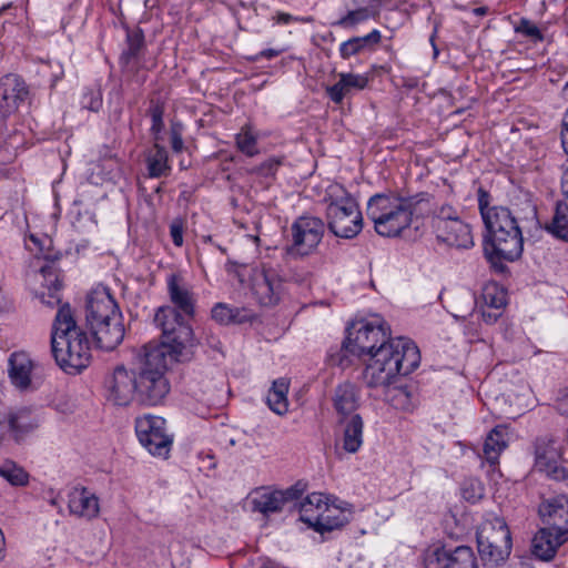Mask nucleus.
I'll list each match as a JSON object with an SVG mask.
<instances>
[{
	"label": "nucleus",
	"mask_w": 568,
	"mask_h": 568,
	"mask_svg": "<svg viewBox=\"0 0 568 568\" xmlns=\"http://www.w3.org/2000/svg\"><path fill=\"white\" fill-rule=\"evenodd\" d=\"M292 21H300L298 18L296 17H293L292 14L290 13H285V12H280L277 16H276V22L277 23H281V24H287Z\"/></svg>",
	"instance_id": "obj_57"
},
{
	"label": "nucleus",
	"mask_w": 568,
	"mask_h": 568,
	"mask_svg": "<svg viewBox=\"0 0 568 568\" xmlns=\"http://www.w3.org/2000/svg\"><path fill=\"white\" fill-rule=\"evenodd\" d=\"M459 219L460 216L457 209L449 204H444L434 213L433 227L437 229L444 224H447L448 222H455V220Z\"/></svg>",
	"instance_id": "obj_46"
},
{
	"label": "nucleus",
	"mask_w": 568,
	"mask_h": 568,
	"mask_svg": "<svg viewBox=\"0 0 568 568\" xmlns=\"http://www.w3.org/2000/svg\"><path fill=\"white\" fill-rule=\"evenodd\" d=\"M82 106L93 112H98L102 106V94L100 91H89L83 94Z\"/></svg>",
	"instance_id": "obj_49"
},
{
	"label": "nucleus",
	"mask_w": 568,
	"mask_h": 568,
	"mask_svg": "<svg viewBox=\"0 0 568 568\" xmlns=\"http://www.w3.org/2000/svg\"><path fill=\"white\" fill-rule=\"evenodd\" d=\"M89 329L98 348L106 352L113 351L123 342L125 335L123 315H115L109 321L90 326Z\"/></svg>",
	"instance_id": "obj_19"
},
{
	"label": "nucleus",
	"mask_w": 568,
	"mask_h": 568,
	"mask_svg": "<svg viewBox=\"0 0 568 568\" xmlns=\"http://www.w3.org/2000/svg\"><path fill=\"white\" fill-rule=\"evenodd\" d=\"M183 222L179 219L170 224V235L175 246H182L183 244Z\"/></svg>",
	"instance_id": "obj_51"
},
{
	"label": "nucleus",
	"mask_w": 568,
	"mask_h": 568,
	"mask_svg": "<svg viewBox=\"0 0 568 568\" xmlns=\"http://www.w3.org/2000/svg\"><path fill=\"white\" fill-rule=\"evenodd\" d=\"M184 125L180 121H172L170 125V144L174 153L179 154L184 149L183 142Z\"/></svg>",
	"instance_id": "obj_48"
},
{
	"label": "nucleus",
	"mask_w": 568,
	"mask_h": 568,
	"mask_svg": "<svg viewBox=\"0 0 568 568\" xmlns=\"http://www.w3.org/2000/svg\"><path fill=\"white\" fill-rule=\"evenodd\" d=\"M436 33H437V30L435 29V30H434V32H433V34H432V36H430V38H429V41H430V43H432V45H433V49H434V53H435V55H437V54H438V49H437V47H436V44H435Z\"/></svg>",
	"instance_id": "obj_58"
},
{
	"label": "nucleus",
	"mask_w": 568,
	"mask_h": 568,
	"mask_svg": "<svg viewBox=\"0 0 568 568\" xmlns=\"http://www.w3.org/2000/svg\"><path fill=\"white\" fill-rule=\"evenodd\" d=\"M352 516L351 509L327 505L315 516H305L303 523L324 536L335 530H342L351 521Z\"/></svg>",
	"instance_id": "obj_17"
},
{
	"label": "nucleus",
	"mask_w": 568,
	"mask_h": 568,
	"mask_svg": "<svg viewBox=\"0 0 568 568\" xmlns=\"http://www.w3.org/2000/svg\"><path fill=\"white\" fill-rule=\"evenodd\" d=\"M368 78L365 74L339 73L338 81L326 89L329 99L339 104L344 98L354 91H361L366 88Z\"/></svg>",
	"instance_id": "obj_25"
},
{
	"label": "nucleus",
	"mask_w": 568,
	"mask_h": 568,
	"mask_svg": "<svg viewBox=\"0 0 568 568\" xmlns=\"http://www.w3.org/2000/svg\"><path fill=\"white\" fill-rule=\"evenodd\" d=\"M290 382L286 378H277L273 382L266 395V404L275 414L283 416L288 412V393Z\"/></svg>",
	"instance_id": "obj_32"
},
{
	"label": "nucleus",
	"mask_w": 568,
	"mask_h": 568,
	"mask_svg": "<svg viewBox=\"0 0 568 568\" xmlns=\"http://www.w3.org/2000/svg\"><path fill=\"white\" fill-rule=\"evenodd\" d=\"M332 403L338 418L356 415L361 405V390L352 382H343L334 388Z\"/></svg>",
	"instance_id": "obj_23"
},
{
	"label": "nucleus",
	"mask_w": 568,
	"mask_h": 568,
	"mask_svg": "<svg viewBox=\"0 0 568 568\" xmlns=\"http://www.w3.org/2000/svg\"><path fill=\"white\" fill-rule=\"evenodd\" d=\"M438 242L456 248H470L474 245L470 225L462 219L434 229Z\"/></svg>",
	"instance_id": "obj_22"
},
{
	"label": "nucleus",
	"mask_w": 568,
	"mask_h": 568,
	"mask_svg": "<svg viewBox=\"0 0 568 568\" xmlns=\"http://www.w3.org/2000/svg\"><path fill=\"white\" fill-rule=\"evenodd\" d=\"M509 211L513 217H515L516 224L521 226V231H529L531 229L539 230L542 227L538 219L537 207L529 199H526L521 203L511 204Z\"/></svg>",
	"instance_id": "obj_31"
},
{
	"label": "nucleus",
	"mask_w": 568,
	"mask_h": 568,
	"mask_svg": "<svg viewBox=\"0 0 568 568\" xmlns=\"http://www.w3.org/2000/svg\"><path fill=\"white\" fill-rule=\"evenodd\" d=\"M294 507H298L300 519L303 521L305 516H313L311 513L315 509L317 514L322 511V507L327 506L324 501V495L321 493H312L307 495L302 501L296 500Z\"/></svg>",
	"instance_id": "obj_41"
},
{
	"label": "nucleus",
	"mask_w": 568,
	"mask_h": 568,
	"mask_svg": "<svg viewBox=\"0 0 568 568\" xmlns=\"http://www.w3.org/2000/svg\"><path fill=\"white\" fill-rule=\"evenodd\" d=\"M145 51V38L141 28L126 29L125 49L119 58L123 72L136 73Z\"/></svg>",
	"instance_id": "obj_20"
},
{
	"label": "nucleus",
	"mask_w": 568,
	"mask_h": 568,
	"mask_svg": "<svg viewBox=\"0 0 568 568\" xmlns=\"http://www.w3.org/2000/svg\"><path fill=\"white\" fill-rule=\"evenodd\" d=\"M6 87L3 89L4 100H10L16 103V108H18L19 103L24 101L29 94L28 88L23 80L19 77L7 75L4 78Z\"/></svg>",
	"instance_id": "obj_37"
},
{
	"label": "nucleus",
	"mask_w": 568,
	"mask_h": 568,
	"mask_svg": "<svg viewBox=\"0 0 568 568\" xmlns=\"http://www.w3.org/2000/svg\"><path fill=\"white\" fill-rule=\"evenodd\" d=\"M484 256L497 273H505L506 263L518 261L524 252L521 226L510 227L507 232H491L484 235Z\"/></svg>",
	"instance_id": "obj_8"
},
{
	"label": "nucleus",
	"mask_w": 568,
	"mask_h": 568,
	"mask_svg": "<svg viewBox=\"0 0 568 568\" xmlns=\"http://www.w3.org/2000/svg\"><path fill=\"white\" fill-rule=\"evenodd\" d=\"M483 298L486 307L494 308L496 311H500L505 304V294L503 292H498L497 286H487L484 290Z\"/></svg>",
	"instance_id": "obj_47"
},
{
	"label": "nucleus",
	"mask_w": 568,
	"mask_h": 568,
	"mask_svg": "<svg viewBox=\"0 0 568 568\" xmlns=\"http://www.w3.org/2000/svg\"><path fill=\"white\" fill-rule=\"evenodd\" d=\"M165 112V102L161 99H151L148 108V115L151 118V128L150 132L153 135L154 140H160V134L164 129V116Z\"/></svg>",
	"instance_id": "obj_39"
},
{
	"label": "nucleus",
	"mask_w": 568,
	"mask_h": 568,
	"mask_svg": "<svg viewBox=\"0 0 568 568\" xmlns=\"http://www.w3.org/2000/svg\"><path fill=\"white\" fill-rule=\"evenodd\" d=\"M41 275L43 277V287L47 291L41 292L38 297L41 302L49 307H54L61 304V295L60 291L62 288V282L59 277L58 270L53 264H45L40 268Z\"/></svg>",
	"instance_id": "obj_28"
},
{
	"label": "nucleus",
	"mask_w": 568,
	"mask_h": 568,
	"mask_svg": "<svg viewBox=\"0 0 568 568\" xmlns=\"http://www.w3.org/2000/svg\"><path fill=\"white\" fill-rule=\"evenodd\" d=\"M341 367L349 365L347 354L362 357L369 355V362L362 373L363 383L369 388L386 387L398 376H407L420 364L417 345L407 337H390V328L381 317L359 321L347 327L342 344Z\"/></svg>",
	"instance_id": "obj_1"
},
{
	"label": "nucleus",
	"mask_w": 568,
	"mask_h": 568,
	"mask_svg": "<svg viewBox=\"0 0 568 568\" xmlns=\"http://www.w3.org/2000/svg\"><path fill=\"white\" fill-rule=\"evenodd\" d=\"M561 133H560V136H561V145H562V149L565 151V153L568 155V109H567V112L562 119V124H561Z\"/></svg>",
	"instance_id": "obj_52"
},
{
	"label": "nucleus",
	"mask_w": 568,
	"mask_h": 568,
	"mask_svg": "<svg viewBox=\"0 0 568 568\" xmlns=\"http://www.w3.org/2000/svg\"><path fill=\"white\" fill-rule=\"evenodd\" d=\"M204 339H205V344L207 346H210L212 349L217 351V352L222 351V342L220 341V338L216 335L206 332Z\"/></svg>",
	"instance_id": "obj_53"
},
{
	"label": "nucleus",
	"mask_w": 568,
	"mask_h": 568,
	"mask_svg": "<svg viewBox=\"0 0 568 568\" xmlns=\"http://www.w3.org/2000/svg\"><path fill=\"white\" fill-rule=\"evenodd\" d=\"M0 476L14 486H24L29 481V474L13 463L2 465Z\"/></svg>",
	"instance_id": "obj_43"
},
{
	"label": "nucleus",
	"mask_w": 568,
	"mask_h": 568,
	"mask_svg": "<svg viewBox=\"0 0 568 568\" xmlns=\"http://www.w3.org/2000/svg\"><path fill=\"white\" fill-rule=\"evenodd\" d=\"M36 362L23 351L13 352L8 359V376L11 384L19 390L37 388Z\"/></svg>",
	"instance_id": "obj_16"
},
{
	"label": "nucleus",
	"mask_w": 568,
	"mask_h": 568,
	"mask_svg": "<svg viewBox=\"0 0 568 568\" xmlns=\"http://www.w3.org/2000/svg\"><path fill=\"white\" fill-rule=\"evenodd\" d=\"M488 9L486 7H478L474 9V13L476 16H485L487 13Z\"/></svg>",
	"instance_id": "obj_59"
},
{
	"label": "nucleus",
	"mask_w": 568,
	"mask_h": 568,
	"mask_svg": "<svg viewBox=\"0 0 568 568\" xmlns=\"http://www.w3.org/2000/svg\"><path fill=\"white\" fill-rule=\"evenodd\" d=\"M30 239L34 244H39V240L36 236L31 235Z\"/></svg>",
	"instance_id": "obj_62"
},
{
	"label": "nucleus",
	"mask_w": 568,
	"mask_h": 568,
	"mask_svg": "<svg viewBox=\"0 0 568 568\" xmlns=\"http://www.w3.org/2000/svg\"><path fill=\"white\" fill-rule=\"evenodd\" d=\"M545 230L568 242V200L557 202L551 222L545 225Z\"/></svg>",
	"instance_id": "obj_35"
},
{
	"label": "nucleus",
	"mask_w": 568,
	"mask_h": 568,
	"mask_svg": "<svg viewBox=\"0 0 568 568\" xmlns=\"http://www.w3.org/2000/svg\"><path fill=\"white\" fill-rule=\"evenodd\" d=\"M343 430V449L349 454L357 453L363 445L364 422L359 414L337 419Z\"/></svg>",
	"instance_id": "obj_26"
},
{
	"label": "nucleus",
	"mask_w": 568,
	"mask_h": 568,
	"mask_svg": "<svg viewBox=\"0 0 568 568\" xmlns=\"http://www.w3.org/2000/svg\"><path fill=\"white\" fill-rule=\"evenodd\" d=\"M491 195L483 187L478 189V209L486 233L507 232L510 227H519L508 206L491 205Z\"/></svg>",
	"instance_id": "obj_14"
},
{
	"label": "nucleus",
	"mask_w": 568,
	"mask_h": 568,
	"mask_svg": "<svg viewBox=\"0 0 568 568\" xmlns=\"http://www.w3.org/2000/svg\"><path fill=\"white\" fill-rule=\"evenodd\" d=\"M323 202L326 204L327 229L341 239L356 237L363 229V216L355 197L339 183L327 186Z\"/></svg>",
	"instance_id": "obj_6"
},
{
	"label": "nucleus",
	"mask_w": 568,
	"mask_h": 568,
	"mask_svg": "<svg viewBox=\"0 0 568 568\" xmlns=\"http://www.w3.org/2000/svg\"><path fill=\"white\" fill-rule=\"evenodd\" d=\"M479 497H480V495H478V496H475V495H468V490H467V489H465V490H464V498H465V499H467V500H473V501H475V500H476L477 498H479Z\"/></svg>",
	"instance_id": "obj_60"
},
{
	"label": "nucleus",
	"mask_w": 568,
	"mask_h": 568,
	"mask_svg": "<svg viewBox=\"0 0 568 568\" xmlns=\"http://www.w3.org/2000/svg\"><path fill=\"white\" fill-rule=\"evenodd\" d=\"M51 353L67 373H79L90 364V341L77 324L69 303L60 305L52 323Z\"/></svg>",
	"instance_id": "obj_4"
},
{
	"label": "nucleus",
	"mask_w": 568,
	"mask_h": 568,
	"mask_svg": "<svg viewBox=\"0 0 568 568\" xmlns=\"http://www.w3.org/2000/svg\"><path fill=\"white\" fill-rule=\"evenodd\" d=\"M425 568H478V561L470 546L443 545L426 556Z\"/></svg>",
	"instance_id": "obj_13"
},
{
	"label": "nucleus",
	"mask_w": 568,
	"mask_h": 568,
	"mask_svg": "<svg viewBox=\"0 0 568 568\" xmlns=\"http://www.w3.org/2000/svg\"><path fill=\"white\" fill-rule=\"evenodd\" d=\"M183 351L163 339L160 344L143 345L129 366L116 365L105 377L109 400L118 406L131 403L144 407L161 405L171 389L166 377L169 365L179 361Z\"/></svg>",
	"instance_id": "obj_2"
},
{
	"label": "nucleus",
	"mask_w": 568,
	"mask_h": 568,
	"mask_svg": "<svg viewBox=\"0 0 568 568\" xmlns=\"http://www.w3.org/2000/svg\"><path fill=\"white\" fill-rule=\"evenodd\" d=\"M538 471L544 473L548 478L561 481L568 478V469L560 464L556 457L546 460L536 467Z\"/></svg>",
	"instance_id": "obj_44"
},
{
	"label": "nucleus",
	"mask_w": 568,
	"mask_h": 568,
	"mask_svg": "<svg viewBox=\"0 0 568 568\" xmlns=\"http://www.w3.org/2000/svg\"><path fill=\"white\" fill-rule=\"evenodd\" d=\"M16 103L10 100H4V94L0 95V132L3 130L6 125V120L8 116L16 111Z\"/></svg>",
	"instance_id": "obj_50"
},
{
	"label": "nucleus",
	"mask_w": 568,
	"mask_h": 568,
	"mask_svg": "<svg viewBox=\"0 0 568 568\" xmlns=\"http://www.w3.org/2000/svg\"><path fill=\"white\" fill-rule=\"evenodd\" d=\"M235 144L237 150L248 158H253L260 153L257 136L253 134L250 124H245L235 135Z\"/></svg>",
	"instance_id": "obj_38"
},
{
	"label": "nucleus",
	"mask_w": 568,
	"mask_h": 568,
	"mask_svg": "<svg viewBox=\"0 0 568 568\" xmlns=\"http://www.w3.org/2000/svg\"><path fill=\"white\" fill-rule=\"evenodd\" d=\"M499 316H500V313H497V312H489L488 310H483V312H481V317H483L484 322H486L487 324L495 323Z\"/></svg>",
	"instance_id": "obj_56"
},
{
	"label": "nucleus",
	"mask_w": 568,
	"mask_h": 568,
	"mask_svg": "<svg viewBox=\"0 0 568 568\" xmlns=\"http://www.w3.org/2000/svg\"><path fill=\"white\" fill-rule=\"evenodd\" d=\"M43 258L47 260V261L53 262L54 260L58 258V256L57 255H51V254H43Z\"/></svg>",
	"instance_id": "obj_61"
},
{
	"label": "nucleus",
	"mask_w": 568,
	"mask_h": 568,
	"mask_svg": "<svg viewBox=\"0 0 568 568\" xmlns=\"http://www.w3.org/2000/svg\"><path fill=\"white\" fill-rule=\"evenodd\" d=\"M281 53V50H275V49H265V50H262L255 58L254 60H258L260 58H265V59H273L277 55H280Z\"/></svg>",
	"instance_id": "obj_55"
},
{
	"label": "nucleus",
	"mask_w": 568,
	"mask_h": 568,
	"mask_svg": "<svg viewBox=\"0 0 568 568\" xmlns=\"http://www.w3.org/2000/svg\"><path fill=\"white\" fill-rule=\"evenodd\" d=\"M145 161L150 178L156 179L170 173L169 154L163 145L155 142Z\"/></svg>",
	"instance_id": "obj_33"
},
{
	"label": "nucleus",
	"mask_w": 568,
	"mask_h": 568,
	"mask_svg": "<svg viewBox=\"0 0 568 568\" xmlns=\"http://www.w3.org/2000/svg\"><path fill=\"white\" fill-rule=\"evenodd\" d=\"M509 427L500 424L495 426L486 436L483 453L490 465L499 463L500 454L508 447Z\"/></svg>",
	"instance_id": "obj_27"
},
{
	"label": "nucleus",
	"mask_w": 568,
	"mask_h": 568,
	"mask_svg": "<svg viewBox=\"0 0 568 568\" xmlns=\"http://www.w3.org/2000/svg\"><path fill=\"white\" fill-rule=\"evenodd\" d=\"M283 281L268 263L254 267L251 274V291L262 306H274L281 300Z\"/></svg>",
	"instance_id": "obj_12"
},
{
	"label": "nucleus",
	"mask_w": 568,
	"mask_h": 568,
	"mask_svg": "<svg viewBox=\"0 0 568 568\" xmlns=\"http://www.w3.org/2000/svg\"><path fill=\"white\" fill-rule=\"evenodd\" d=\"M538 515L544 526L568 531V495L542 498L538 506Z\"/></svg>",
	"instance_id": "obj_18"
},
{
	"label": "nucleus",
	"mask_w": 568,
	"mask_h": 568,
	"mask_svg": "<svg viewBox=\"0 0 568 568\" xmlns=\"http://www.w3.org/2000/svg\"><path fill=\"white\" fill-rule=\"evenodd\" d=\"M304 493V486L297 483L284 490L257 488L252 491L250 504L252 511L261 513L264 517H270L273 514H278L284 510L286 505L300 500Z\"/></svg>",
	"instance_id": "obj_11"
},
{
	"label": "nucleus",
	"mask_w": 568,
	"mask_h": 568,
	"mask_svg": "<svg viewBox=\"0 0 568 568\" xmlns=\"http://www.w3.org/2000/svg\"><path fill=\"white\" fill-rule=\"evenodd\" d=\"M509 211L513 217H515L516 224L521 226V231H529L531 229L539 230L542 227L538 219L537 207L529 199H526L521 203L511 204Z\"/></svg>",
	"instance_id": "obj_30"
},
{
	"label": "nucleus",
	"mask_w": 568,
	"mask_h": 568,
	"mask_svg": "<svg viewBox=\"0 0 568 568\" xmlns=\"http://www.w3.org/2000/svg\"><path fill=\"white\" fill-rule=\"evenodd\" d=\"M427 192L413 195L399 193H377L369 197L366 207L367 217L374 223L375 231L385 237H395L410 226L417 206L429 202Z\"/></svg>",
	"instance_id": "obj_5"
},
{
	"label": "nucleus",
	"mask_w": 568,
	"mask_h": 568,
	"mask_svg": "<svg viewBox=\"0 0 568 568\" xmlns=\"http://www.w3.org/2000/svg\"><path fill=\"white\" fill-rule=\"evenodd\" d=\"M121 314L122 312L108 287L97 286L88 294L85 303L88 327Z\"/></svg>",
	"instance_id": "obj_15"
},
{
	"label": "nucleus",
	"mask_w": 568,
	"mask_h": 568,
	"mask_svg": "<svg viewBox=\"0 0 568 568\" xmlns=\"http://www.w3.org/2000/svg\"><path fill=\"white\" fill-rule=\"evenodd\" d=\"M291 237L285 252L292 257L311 255L322 242L325 233V223L313 215H302L291 225Z\"/></svg>",
	"instance_id": "obj_9"
},
{
	"label": "nucleus",
	"mask_w": 568,
	"mask_h": 568,
	"mask_svg": "<svg viewBox=\"0 0 568 568\" xmlns=\"http://www.w3.org/2000/svg\"><path fill=\"white\" fill-rule=\"evenodd\" d=\"M285 155H272L264 160L258 165L252 168L250 170V173L263 179L274 180L277 171L285 163Z\"/></svg>",
	"instance_id": "obj_40"
},
{
	"label": "nucleus",
	"mask_w": 568,
	"mask_h": 568,
	"mask_svg": "<svg viewBox=\"0 0 568 568\" xmlns=\"http://www.w3.org/2000/svg\"><path fill=\"white\" fill-rule=\"evenodd\" d=\"M135 433L140 444L153 456L168 458L173 436L168 433L163 417L146 414L135 419Z\"/></svg>",
	"instance_id": "obj_10"
},
{
	"label": "nucleus",
	"mask_w": 568,
	"mask_h": 568,
	"mask_svg": "<svg viewBox=\"0 0 568 568\" xmlns=\"http://www.w3.org/2000/svg\"><path fill=\"white\" fill-rule=\"evenodd\" d=\"M212 318L221 325L243 324L251 320L244 308L232 307L225 303H217L211 311Z\"/></svg>",
	"instance_id": "obj_34"
},
{
	"label": "nucleus",
	"mask_w": 568,
	"mask_h": 568,
	"mask_svg": "<svg viewBox=\"0 0 568 568\" xmlns=\"http://www.w3.org/2000/svg\"><path fill=\"white\" fill-rule=\"evenodd\" d=\"M166 290L172 305L160 306L154 323L162 331V339L178 349L193 345V329L187 323L195 315V296L183 276L172 273L166 278Z\"/></svg>",
	"instance_id": "obj_3"
},
{
	"label": "nucleus",
	"mask_w": 568,
	"mask_h": 568,
	"mask_svg": "<svg viewBox=\"0 0 568 568\" xmlns=\"http://www.w3.org/2000/svg\"><path fill=\"white\" fill-rule=\"evenodd\" d=\"M68 507L70 514L85 519L95 518L100 510L98 497L84 487L69 494Z\"/></svg>",
	"instance_id": "obj_24"
},
{
	"label": "nucleus",
	"mask_w": 568,
	"mask_h": 568,
	"mask_svg": "<svg viewBox=\"0 0 568 568\" xmlns=\"http://www.w3.org/2000/svg\"><path fill=\"white\" fill-rule=\"evenodd\" d=\"M568 540V531L555 530L542 526L531 540L532 555L544 561L554 558L557 549Z\"/></svg>",
	"instance_id": "obj_21"
},
{
	"label": "nucleus",
	"mask_w": 568,
	"mask_h": 568,
	"mask_svg": "<svg viewBox=\"0 0 568 568\" xmlns=\"http://www.w3.org/2000/svg\"><path fill=\"white\" fill-rule=\"evenodd\" d=\"M514 29L516 33L521 34L534 43L544 41L542 31L527 18H521Z\"/></svg>",
	"instance_id": "obj_45"
},
{
	"label": "nucleus",
	"mask_w": 568,
	"mask_h": 568,
	"mask_svg": "<svg viewBox=\"0 0 568 568\" xmlns=\"http://www.w3.org/2000/svg\"><path fill=\"white\" fill-rule=\"evenodd\" d=\"M477 548L484 566L496 568L503 565L511 552V534L501 518L486 521L476 532Z\"/></svg>",
	"instance_id": "obj_7"
},
{
	"label": "nucleus",
	"mask_w": 568,
	"mask_h": 568,
	"mask_svg": "<svg viewBox=\"0 0 568 568\" xmlns=\"http://www.w3.org/2000/svg\"><path fill=\"white\" fill-rule=\"evenodd\" d=\"M564 413L568 416V408L564 410Z\"/></svg>",
	"instance_id": "obj_63"
},
{
	"label": "nucleus",
	"mask_w": 568,
	"mask_h": 568,
	"mask_svg": "<svg viewBox=\"0 0 568 568\" xmlns=\"http://www.w3.org/2000/svg\"><path fill=\"white\" fill-rule=\"evenodd\" d=\"M379 11L374 7H362L355 10H349L339 20L333 23V26L341 27L344 29L355 28L357 24L363 23L369 19H374L378 16Z\"/></svg>",
	"instance_id": "obj_36"
},
{
	"label": "nucleus",
	"mask_w": 568,
	"mask_h": 568,
	"mask_svg": "<svg viewBox=\"0 0 568 568\" xmlns=\"http://www.w3.org/2000/svg\"><path fill=\"white\" fill-rule=\"evenodd\" d=\"M535 466H539L546 460L556 457V450L552 447V439L549 436L537 437L534 442Z\"/></svg>",
	"instance_id": "obj_42"
},
{
	"label": "nucleus",
	"mask_w": 568,
	"mask_h": 568,
	"mask_svg": "<svg viewBox=\"0 0 568 568\" xmlns=\"http://www.w3.org/2000/svg\"><path fill=\"white\" fill-rule=\"evenodd\" d=\"M562 168H564V173H562V178H561V189H562V193L565 194V196L568 200V160L564 163Z\"/></svg>",
	"instance_id": "obj_54"
},
{
	"label": "nucleus",
	"mask_w": 568,
	"mask_h": 568,
	"mask_svg": "<svg viewBox=\"0 0 568 568\" xmlns=\"http://www.w3.org/2000/svg\"><path fill=\"white\" fill-rule=\"evenodd\" d=\"M382 40L379 30L374 29L368 34L363 37H353L339 45V55L347 60L353 55L364 52L374 51Z\"/></svg>",
	"instance_id": "obj_29"
}]
</instances>
